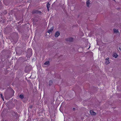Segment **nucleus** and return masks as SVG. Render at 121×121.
<instances>
[{
	"mask_svg": "<svg viewBox=\"0 0 121 121\" xmlns=\"http://www.w3.org/2000/svg\"><path fill=\"white\" fill-rule=\"evenodd\" d=\"M73 38H69L66 39L65 40L67 41L71 42L73 41Z\"/></svg>",
	"mask_w": 121,
	"mask_h": 121,
	"instance_id": "7ed1b4c3",
	"label": "nucleus"
},
{
	"mask_svg": "<svg viewBox=\"0 0 121 121\" xmlns=\"http://www.w3.org/2000/svg\"><path fill=\"white\" fill-rule=\"evenodd\" d=\"M118 56V55L116 53L114 54L113 55V56L116 58H117Z\"/></svg>",
	"mask_w": 121,
	"mask_h": 121,
	"instance_id": "9d476101",
	"label": "nucleus"
},
{
	"mask_svg": "<svg viewBox=\"0 0 121 121\" xmlns=\"http://www.w3.org/2000/svg\"><path fill=\"white\" fill-rule=\"evenodd\" d=\"M109 58L107 57L105 59V64L107 65L109 63Z\"/></svg>",
	"mask_w": 121,
	"mask_h": 121,
	"instance_id": "20e7f679",
	"label": "nucleus"
},
{
	"mask_svg": "<svg viewBox=\"0 0 121 121\" xmlns=\"http://www.w3.org/2000/svg\"><path fill=\"white\" fill-rule=\"evenodd\" d=\"M113 31L114 33H119V31L118 29H113Z\"/></svg>",
	"mask_w": 121,
	"mask_h": 121,
	"instance_id": "1a4fd4ad",
	"label": "nucleus"
},
{
	"mask_svg": "<svg viewBox=\"0 0 121 121\" xmlns=\"http://www.w3.org/2000/svg\"><path fill=\"white\" fill-rule=\"evenodd\" d=\"M50 4L49 3H48L47 4V7L48 9V11H49V8L50 7Z\"/></svg>",
	"mask_w": 121,
	"mask_h": 121,
	"instance_id": "6e6552de",
	"label": "nucleus"
},
{
	"mask_svg": "<svg viewBox=\"0 0 121 121\" xmlns=\"http://www.w3.org/2000/svg\"><path fill=\"white\" fill-rule=\"evenodd\" d=\"M44 64L45 65H49V61H47L44 63Z\"/></svg>",
	"mask_w": 121,
	"mask_h": 121,
	"instance_id": "9b49d317",
	"label": "nucleus"
},
{
	"mask_svg": "<svg viewBox=\"0 0 121 121\" xmlns=\"http://www.w3.org/2000/svg\"><path fill=\"white\" fill-rule=\"evenodd\" d=\"M53 82L51 80H50L49 82V85L50 86L52 84Z\"/></svg>",
	"mask_w": 121,
	"mask_h": 121,
	"instance_id": "ddd939ff",
	"label": "nucleus"
},
{
	"mask_svg": "<svg viewBox=\"0 0 121 121\" xmlns=\"http://www.w3.org/2000/svg\"><path fill=\"white\" fill-rule=\"evenodd\" d=\"M42 13L39 10H34L32 11V14H40L41 13Z\"/></svg>",
	"mask_w": 121,
	"mask_h": 121,
	"instance_id": "f03ea898",
	"label": "nucleus"
},
{
	"mask_svg": "<svg viewBox=\"0 0 121 121\" xmlns=\"http://www.w3.org/2000/svg\"><path fill=\"white\" fill-rule=\"evenodd\" d=\"M19 97L21 99H22L24 98V96L23 95H20Z\"/></svg>",
	"mask_w": 121,
	"mask_h": 121,
	"instance_id": "4468645a",
	"label": "nucleus"
},
{
	"mask_svg": "<svg viewBox=\"0 0 121 121\" xmlns=\"http://www.w3.org/2000/svg\"><path fill=\"white\" fill-rule=\"evenodd\" d=\"M0 95L1 96V98L3 100V101H4V97L3 96V95L2 94H0Z\"/></svg>",
	"mask_w": 121,
	"mask_h": 121,
	"instance_id": "2eb2a0df",
	"label": "nucleus"
},
{
	"mask_svg": "<svg viewBox=\"0 0 121 121\" xmlns=\"http://www.w3.org/2000/svg\"><path fill=\"white\" fill-rule=\"evenodd\" d=\"M90 3L89 2V1L88 0V1H87L86 2V5H87V6L88 7H89V5L90 4Z\"/></svg>",
	"mask_w": 121,
	"mask_h": 121,
	"instance_id": "f8f14e48",
	"label": "nucleus"
},
{
	"mask_svg": "<svg viewBox=\"0 0 121 121\" xmlns=\"http://www.w3.org/2000/svg\"><path fill=\"white\" fill-rule=\"evenodd\" d=\"M33 107V106L32 105H30L29 106V107L31 109Z\"/></svg>",
	"mask_w": 121,
	"mask_h": 121,
	"instance_id": "dca6fc26",
	"label": "nucleus"
},
{
	"mask_svg": "<svg viewBox=\"0 0 121 121\" xmlns=\"http://www.w3.org/2000/svg\"><path fill=\"white\" fill-rule=\"evenodd\" d=\"M75 108H73V110H75Z\"/></svg>",
	"mask_w": 121,
	"mask_h": 121,
	"instance_id": "a211bd4d",
	"label": "nucleus"
},
{
	"mask_svg": "<svg viewBox=\"0 0 121 121\" xmlns=\"http://www.w3.org/2000/svg\"><path fill=\"white\" fill-rule=\"evenodd\" d=\"M32 50L31 49H29L27 51L26 56L27 58H29L32 55Z\"/></svg>",
	"mask_w": 121,
	"mask_h": 121,
	"instance_id": "f257e3e1",
	"label": "nucleus"
},
{
	"mask_svg": "<svg viewBox=\"0 0 121 121\" xmlns=\"http://www.w3.org/2000/svg\"><path fill=\"white\" fill-rule=\"evenodd\" d=\"M60 35V32L59 31L56 32L55 34V37H57L58 36Z\"/></svg>",
	"mask_w": 121,
	"mask_h": 121,
	"instance_id": "423d86ee",
	"label": "nucleus"
},
{
	"mask_svg": "<svg viewBox=\"0 0 121 121\" xmlns=\"http://www.w3.org/2000/svg\"><path fill=\"white\" fill-rule=\"evenodd\" d=\"M90 113L91 115H95L96 114V113L92 110L90 111Z\"/></svg>",
	"mask_w": 121,
	"mask_h": 121,
	"instance_id": "0eeeda50",
	"label": "nucleus"
},
{
	"mask_svg": "<svg viewBox=\"0 0 121 121\" xmlns=\"http://www.w3.org/2000/svg\"><path fill=\"white\" fill-rule=\"evenodd\" d=\"M119 49L121 51V48L120 47H119Z\"/></svg>",
	"mask_w": 121,
	"mask_h": 121,
	"instance_id": "f3484780",
	"label": "nucleus"
},
{
	"mask_svg": "<svg viewBox=\"0 0 121 121\" xmlns=\"http://www.w3.org/2000/svg\"><path fill=\"white\" fill-rule=\"evenodd\" d=\"M54 29V27H52L49 30H48V32L50 34V33L52 32L53 31Z\"/></svg>",
	"mask_w": 121,
	"mask_h": 121,
	"instance_id": "39448f33",
	"label": "nucleus"
}]
</instances>
